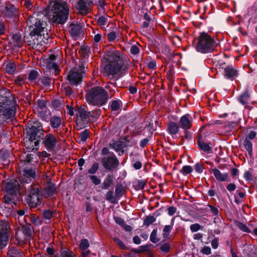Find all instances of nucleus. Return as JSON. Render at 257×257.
<instances>
[{
    "label": "nucleus",
    "instance_id": "09e8293b",
    "mask_svg": "<svg viewBox=\"0 0 257 257\" xmlns=\"http://www.w3.org/2000/svg\"><path fill=\"white\" fill-rule=\"evenodd\" d=\"M194 169L198 173H201L204 169V165L202 163L198 162L194 165Z\"/></svg>",
    "mask_w": 257,
    "mask_h": 257
},
{
    "label": "nucleus",
    "instance_id": "79ce46f5",
    "mask_svg": "<svg viewBox=\"0 0 257 257\" xmlns=\"http://www.w3.org/2000/svg\"><path fill=\"white\" fill-rule=\"evenodd\" d=\"M113 240L121 249L124 250H128L129 249V247L119 238L114 237Z\"/></svg>",
    "mask_w": 257,
    "mask_h": 257
},
{
    "label": "nucleus",
    "instance_id": "6ab92c4d",
    "mask_svg": "<svg viewBox=\"0 0 257 257\" xmlns=\"http://www.w3.org/2000/svg\"><path fill=\"white\" fill-rule=\"evenodd\" d=\"M215 179L219 182H226L228 181L229 175L227 172L222 173L217 168H213L211 171Z\"/></svg>",
    "mask_w": 257,
    "mask_h": 257
},
{
    "label": "nucleus",
    "instance_id": "052dcab7",
    "mask_svg": "<svg viewBox=\"0 0 257 257\" xmlns=\"http://www.w3.org/2000/svg\"><path fill=\"white\" fill-rule=\"evenodd\" d=\"M105 198L106 200L113 202V200L114 199L113 191L112 190L108 191L105 195Z\"/></svg>",
    "mask_w": 257,
    "mask_h": 257
},
{
    "label": "nucleus",
    "instance_id": "7c9ffc66",
    "mask_svg": "<svg viewBox=\"0 0 257 257\" xmlns=\"http://www.w3.org/2000/svg\"><path fill=\"white\" fill-rule=\"evenodd\" d=\"M22 231L25 236V239H30L33 232V227L30 225H24L22 227Z\"/></svg>",
    "mask_w": 257,
    "mask_h": 257
},
{
    "label": "nucleus",
    "instance_id": "69168bd1",
    "mask_svg": "<svg viewBox=\"0 0 257 257\" xmlns=\"http://www.w3.org/2000/svg\"><path fill=\"white\" fill-rule=\"evenodd\" d=\"M7 27L5 23L3 21H0V35H4L6 31Z\"/></svg>",
    "mask_w": 257,
    "mask_h": 257
},
{
    "label": "nucleus",
    "instance_id": "cd10ccee",
    "mask_svg": "<svg viewBox=\"0 0 257 257\" xmlns=\"http://www.w3.org/2000/svg\"><path fill=\"white\" fill-rule=\"evenodd\" d=\"M167 130L169 133L173 137L179 132V126L176 122L170 121L168 124Z\"/></svg>",
    "mask_w": 257,
    "mask_h": 257
},
{
    "label": "nucleus",
    "instance_id": "f03ea898",
    "mask_svg": "<svg viewBox=\"0 0 257 257\" xmlns=\"http://www.w3.org/2000/svg\"><path fill=\"white\" fill-rule=\"evenodd\" d=\"M20 185L14 179L3 183L6 193L1 204V209L5 215L8 216L13 213L14 207L17 204L19 198L18 190Z\"/></svg>",
    "mask_w": 257,
    "mask_h": 257
},
{
    "label": "nucleus",
    "instance_id": "864d4df0",
    "mask_svg": "<svg viewBox=\"0 0 257 257\" xmlns=\"http://www.w3.org/2000/svg\"><path fill=\"white\" fill-rule=\"evenodd\" d=\"M53 214V212L50 210H44L43 212V218L47 220H49L51 218Z\"/></svg>",
    "mask_w": 257,
    "mask_h": 257
},
{
    "label": "nucleus",
    "instance_id": "2eb2a0df",
    "mask_svg": "<svg viewBox=\"0 0 257 257\" xmlns=\"http://www.w3.org/2000/svg\"><path fill=\"white\" fill-rule=\"evenodd\" d=\"M43 143L48 151H52L56 147L57 141L56 137L52 134L48 133L45 137H42Z\"/></svg>",
    "mask_w": 257,
    "mask_h": 257
},
{
    "label": "nucleus",
    "instance_id": "4c0bfd02",
    "mask_svg": "<svg viewBox=\"0 0 257 257\" xmlns=\"http://www.w3.org/2000/svg\"><path fill=\"white\" fill-rule=\"evenodd\" d=\"M16 69V65L14 62H10L6 66L5 70L7 73L12 74L14 73Z\"/></svg>",
    "mask_w": 257,
    "mask_h": 257
},
{
    "label": "nucleus",
    "instance_id": "20e7f679",
    "mask_svg": "<svg viewBox=\"0 0 257 257\" xmlns=\"http://www.w3.org/2000/svg\"><path fill=\"white\" fill-rule=\"evenodd\" d=\"M110 84L112 85V83H108L104 87L95 86L89 89L86 94L87 102L98 106L105 104L115 93V91L111 88Z\"/></svg>",
    "mask_w": 257,
    "mask_h": 257
},
{
    "label": "nucleus",
    "instance_id": "6e6d98bb",
    "mask_svg": "<svg viewBox=\"0 0 257 257\" xmlns=\"http://www.w3.org/2000/svg\"><path fill=\"white\" fill-rule=\"evenodd\" d=\"M120 107V102L118 100H113L111 102L110 108L112 110L116 111L119 109Z\"/></svg>",
    "mask_w": 257,
    "mask_h": 257
},
{
    "label": "nucleus",
    "instance_id": "c85d7f7f",
    "mask_svg": "<svg viewBox=\"0 0 257 257\" xmlns=\"http://www.w3.org/2000/svg\"><path fill=\"white\" fill-rule=\"evenodd\" d=\"M35 113L37 114L38 116L41 118L42 120L46 121H48L49 116L50 114V111L46 108L45 109H42L41 110H37Z\"/></svg>",
    "mask_w": 257,
    "mask_h": 257
},
{
    "label": "nucleus",
    "instance_id": "8fccbe9b",
    "mask_svg": "<svg viewBox=\"0 0 257 257\" xmlns=\"http://www.w3.org/2000/svg\"><path fill=\"white\" fill-rule=\"evenodd\" d=\"M89 246V243L87 239H82L79 244V247L81 250H85Z\"/></svg>",
    "mask_w": 257,
    "mask_h": 257
},
{
    "label": "nucleus",
    "instance_id": "338daca9",
    "mask_svg": "<svg viewBox=\"0 0 257 257\" xmlns=\"http://www.w3.org/2000/svg\"><path fill=\"white\" fill-rule=\"evenodd\" d=\"M168 214L169 216H173L177 211V208L174 206H170L167 208Z\"/></svg>",
    "mask_w": 257,
    "mask_h": 257
},
{
    "label": "nucleus",
    "instance_id": "dca6fc26",
    "mask_svg": "<svg viewBox=\"0 0 257 257\" xmlns=\"http://www.w3.org/2000/svg\"><path fill=\"white\" fill-rule=\"evenodd\" d=\"M193 119L189 114H186L181 117L179 120V126L184 130H189L192 125Z\"/></svg>",
    "mask_w": 257,
    "mask_h": 257
},
{
    "label": "nucleus",
    "instance_id": "3c124183",
    "mask_svg": "<svg viewBox=\"0 0 257 257\" xmlns=\"http://www.w3.org/2000/svg\"><path fill=\"white\" fill-rule=\"evenodd\" d=\"M157 229H154L151 232L150 235V240L153 243H157L159 241V238L157 237Z\"/></svg>",
    "mask_w": 257,
    "mask_h": 257
},
{
    "label": "nucleus",
    "instance_id": "f3484780",
    "mask_svg": "<svg viewBox=\"0 0 257 257\" xmlns=\"http://www.w3.org/2000/svg\"><path fill=\"white\" fill-rule=\"evenodd\" d=\"M10 224L6 221H0V242L6 241L8 239Z\"/></svg>",
    "mask_w": 257,
    "mask_h": 257
},
{
    "label": "nucleus",
    "instance_id": "e2e57ef3",
    "mask_svg": "<svg viewBox=\"0 0 257 257\" xmlns=\"http://www.w3.org/2000/svg\"><path fill=\"white\" fill-rule=\"evenodd\" d=\"M114 220L115 222L121 227L125 223L124 220L120 217L114 216Z\"/></svg>",
    "mask_w": 257,
    "mask_h": 257
},
{
    "label": "nucleus",
    "instance_id": "603ef678",
    "mask_svg": "<svg viewBox=\"0 0 257 257\" xmlns=\"http://www.w3.org/2000/svg\"><path fill=\"white\" fill-rule=\"evenodd\" d=\"M192 168L191 166L186 165L183 167L180 173L184 175H188L192 172Z\"/></svg>",
    "mask_w": 257,
    "mask_h": 257
},
{
    "label": "nucleus",
    "instance_id": "2f4dec72",
    "mask_svg": "<svg viewBox=\"0 0 257 257\" xmlns=\"http://www.w3.org/2000/svg\"><path fill=\"white\" fill-rule=\"evenodd\" d=\"M198 145L200 149L205 152L209 153L212 151V147L209 144L199 140L197 142Z\"/></svg>",
    "mask_w": 257,
    "mask_h": 257
},
{
    "label": "nucleus",
    "instance_id": "393cba45",
    "mask_svg": "<svg viewBox=\"0 0 257 257\" xmlns=\"http://www.w3.org/2000/svg\"><path fill=\"white\" fill-rule=\"evenodd\" d=\"M50 124L51 127L56 131L62 124V119L58 116H53L50 119Z\"/></svg>",
    "mask_w": 257,
    "mask_h": 257
},
{
    "label": "nucleus",
    "instance_id": "39448f33",
    "mask_svg": "<svg viewBox=\"0 0 257 257\" xmlns=\"http://www.w3.org/2000/svg\"><path fill=\"white\" fill-rule=\"evenodd\" d=\"M36 159V155L34 154L24 153L20 156L19 166L20 170L23 172L22 183H30L36 178V167L34 165Z\"/></svg>",
    "mask_w": 257,
    "mask_h": 257
},
{
    "label": "nucleus",
    "instance_id": "4d7b16f0",
    "mask_svg": "<svg viewBox=\"0 0 257 257\" xmlns=\"http://www.w3.org/2000/svg\"><path fill=\"white\" fill-rule=\"evenodd\" d=\"M203 226H201L198 223L191 224L190 226V229L192 232H197V231L202 229Z\"/></svg>",
    "mask_w": 257,
    "mask_h": 257
},
{
    "label": "nucleus",
    "instance_id": "aec40b11",
    "mask_svg": "<svg viewBox=\"0 0 257 257\" xmlns=\"http://www.w3.org/2000/svg\"><path fill=\"white\" fill-rule=\"evenodd\" d=\"M224 76L231 80H234L238 75L237 71L232 66H228L224 68Z\"/></svg>",
    "mask_w": 257,
    "mask_h": 257
},
{
    "label": "nucleus",
    "instance_id": "a211bd4d",
    "mask_svg": "<svg viewBox=\"0 0 257 257\" xmlns=\"http://www.w3.org/2000/svg\"><path fill=\"white\" fill-rule=\"evenodd\" d=\"M91 4V0H79L77 9L79 13L82 15H86Z\"/></svg>",
    "mask_w": 257,
    "mask_h": 257
},
{
    "label": "nucleus",
    "instance_id": "4468645a",
    "mask_svg": "<svg viewBox=\"0 0 257 257\" xmlns=\"http://www.w3.org/2000/svg\"><path fill=\"white\" fill-rule=\"evenodd\" d=\"M101 163L104 169L108 171L114 170L119 165V162L113 153L102 158Z\"/></svg>",
    "mask_w": 257,
    "mask_h": 257
},
{
    "label": "nucleus",
    "instance_id": "bb28decb",
    "mask_svg": "<svg viewBox=\"0 0 257 257\" xmlns=\"http://www.w3.org/2000/svg\"><path fill=\"white\" fill-rule=\"evenodd\" d=\"M9 257H23V251L17 247H11L8 252Z\"/></svg>",
    "mask_w": 257,
    "mask_h": 257
},
{
    "label": "nucleus",
    "instance_id": "f257e3e1",
    "mask_svg": "<svg viewBox=\"0 0 257 257\" xmlns=\"http://www.w3.org/2000/svg\"><path fill=\"white\" fill-rule=\"evenodd\" d=\"M45 17V15L41 12H35L29 17L27 21L31 30L29 40L27 42L33 48H38L43 45V36L46 32L45 23L43 21Z\"/></svg>",
    "mask_w": 257,
    "mask_h": 257
},
{
    "label": "nucleus",
    "instance_id": "680f3d73",
    "mask_svg": "<svg viewBox=\"0 0 257 257\" xmlns=\"http://www.w3.org/2000/svg\"><path fill=\"white\" fill-rule=\"evenodd\" d=\"M115 194L117 196L122 195L123 192V187L122 185H117L115 187Z\"/></svg>",
    "mask_w": 257,
    "mask_h": 257
},
{
    "label": "nucleus",
    "instance_id": "c756f323",
    "mask_svg": "<svg viewBox=\"0 0 257 257\" xmlns=\"http://www.w3.org/2000/svg\"><path fill=\"white\" fill-rule=\"evenodd\" d=\"M13 46L15 47H21L23 44L22 36L20 33H16L12 37Z\"/></svg>",
    "mask_w": 257,
    "mask_h": 257
},
{
    "label": "nucleus",
    "instance_id": "c03bdc74",
    "mask_svg": "<svg viewBox=\"0 0 257 257\" xmlns=\"http://www.w3.org/2000/svg\"><path fill=\"white\" fill-rule=\"evenodd\" d=\"M52 257H56L55 256H53ZM60 257H76V256L74 254V253L69 249L66 248L64 249L62 252L61 254Z\"/></svg>",
    "mask_w": 257,
    "mask_h": 257
},
{
    "label": "nucleus",
    "instance_id": "72a5a7b5",
    "mask_svg": "<svg viewBox=\"0 0 257 257\" xmlns=\"http://www.w3.org/2000/svg\"><path fill=\"white\" fill-rule=\"evenodd\" d=\"M243 146L250 156L252 155V143L247 139L245 138L243 141Z\"/></svg>",
    "mask_w": 257,
    "mask_h": 257
},
{
    "label": "nucleus",
    "instance_id": "6e6552de",
    "mask_svg": "<svg viewBox=\"0 0 257 257\" xmlns=\"http://www.w3.org/2000/svg\"><path fill=\"white\" fill-rule=\"evenodd\" d=\"M29 126L26 129V143H32L37 146L39 140L44 137L42 124L37 120L30 121Z\"/></svg>",
    "mask_w": 257,
    "mask_h": 257
},
{
    "label": "nucleus",
    "instance_id": "0eeeda50",
    "mask_svg": "<svg viewBox=\"0 0 257 257\" xmlns=\"http://www.w3.org/2000/svg\"><path fill=\"white\" fill-rule=\"evenodd\" d=\"M109 64L104 67L105 71L108 74L117 75L119 77L122 76L127 72L128 67L126 61L121 58L116 52H112L109 56Z\"/></svg>",
    "mask_w": 257,
    "mask_h": 257
},
{
    "label": "nucleus",
    "instance_id": "473e14b6",
    "mask_svg": "<svg viewBox=\"0 0 257 257\" xmlns=\"http://www.w3.org/2000/svg\"><path fill=\"white\" fill-rule=\"evenodd\" d=\"M108 16L107 15L101 16L98 17L97 22L101 28H104L108 23Z\"/></svg>",
    "mask_w": 257,
    "mask_h": 257
},
{
    "label": "nucleus",
    "instance_id": "0e129e2a",
    "mask_svg": "<svg viewBox=\"0 0 257 257\" xmlns=\"http://www.w3.org/2000/svg\"><path fill=\"white\" fill-rule=\"evenodd\" d=\"M107 36L109 42L113 41L116 38V33L113 31L108 33Z\"/></svg>",
    "mask_w": 257,
    "mask_h": 257
},
{
    "label": "nucleus",
    "instance_id": "49530a36",
    "mask_svg": "<svg viewBox=\"0 0 257 257\" xmlns=\"http://www.w3.org/2000/svg\"><path fill=\"white\" fill-rule=\"evenodd\" d=\"M172 228V226H170L169 225L165 226L163 230V236L164 238H167L169 237L170 231H171Z\"/></svg>",
    "mask_w": 257,
    "mask_h": 257
},
{
    "label": "nucleus",
    "instance_id": "f8f14e48",
    "mask_svg": "<svg viewBox=\"0 0 257 257\" xmlns=\"http://www.w3.org/2000/svg\"><path fill=\"white\" fill-rule=\"evenodd\" d=\"M99 111H97L95 114L93 111H88V109L85 106H81L78 107L77 111L76 123L77 125L81 126H85L89 120V116H91L94 117L96 115L98 114Z\"/></svg>",
    "mask_w": 257,
    "mask_h": 257
},
{
    "label": "nucleus",
    "instance_id": "5fc2aeb1",
    "mask_svg": "<svg viewBox=\"0 0 257 257\" xmlns=\"http://www.w3.org/2000/svg\"><path fill=\"white\" fill-rule=\"evenodd\" d=\"M98 169L99 164L96 162H94L92 164L91 167L88 170V173L90 174L94 175L96 173Z\"/></svg>",
    "mask_w": 257,
    "mask_h": 257
},
{
    "label": "nucleus",
    "instance_id": "de8ad7c7",
    "mask_svg": "<svg viewBox=\"0 0 257 257\" xmlns=\"http://www.w3.org/2000/svg\"><path fill=\"white\" fill-rule=\"evenodd\" d=\"M236 226H237V227L239 229H240L241 230H242V231L245 232L247 233L250 232V230L248 228V227L245 224H243V223L239 222V221H237L236 222Z\"/></svg>",
    "mask_w": 257,
    "mask_h": 257
},
{
    "label": "nucleus",
    "instance_id": "9d476101",
    "mask_svg": "<svg viewBox=\"0 0 257 257\" xmlns=\"http://www.w3.org/2000/svg\"><path fill=\"white\" fill-rule=\"evenodd\" d=\"M87 69L86 64L83 62H79L76 64L74 69H72L68 75L67 80L69 83L73 85H79Z\"/></svg>",
    "mask_w": 257,
    "mask_h": 257
},
{
    "label": "nucleus",
    "instance_id": "774afa93",
    "mask_svg": "<svg viewBox=\"0 0 257 257\" xmlns=\"http://www.w3.org/2000/svg\"><path fill=\"white\" fill-rule=\"evenodd\" d=\"M27 9H31L32 8V4L29 0H25L22 3Z\"/></svg>",
    "mask_w": 257,
    "mask_h": 257
},
{
    "label": "nucleus",
    "instance_id": "4be33fe9",
    "mask_svg": "<svg viewBox=\"0 0 257 257\" xmlns=\"http://www.w3.org/2000/svg\"><path fill=\"white\" fill-rule=\"evenodd\" d=\"M114 177L111 174H107L104 179L101 187L102 189L106 190L112 186L113 184Z\"/></svg>",
    "mask_w": 257,
    "mask_h": 257
},
{
    "label": "nucleus",
    "instance_id": "7ed1b4c3",
    "mask_svg": "<svg viewBox=\"0 0 257 257\" xmlns=\"http://www.w3.org/2000/svg\"><path fill=\"white\" fill-rule=\"evenodd\" d=\"M16 100L8 89H0V124L13 117L16 112Z\"/></svg>",
    "mask_w": 257,
    "mask_h": 257
},
{
    "label": "nucleus",
    "instance_id": "9b49d317",
    "mask_svg": "<svg viewBox=\"0 0 257 257\" xmlns=\"http://www.w3.org/2000/svg\"><path fill=\"white\" fill-rule=\"evenodd\" d=\"M28 195L27 200L32 207H36L41 203L42 196L40 193V187L39 185L33 184L27 188Z\"/></svg>",
    "mask_w": 257,
    "mask_h": 257
},
{
    "label": "nucleus",
    "instance_id": "f704fd0d",
    "mask_svg": "<svg viewBox=\"0 0 257 257\" xmlns=\"http://www.w3.org/2000/svg\"><path fill=\"white\" fill-rule=\"evenodd\" d=\"M207 206L210 208L212 215L215 216L214 222H215L216 219H220V216L219 214V210L218 208L210 204L207 205Z\"/></svg>",
    "mask_w": 257,
    "mask_h": 257
},
{
    "label": "nucleus",
    "instance_id": "bf43d9fd",
    "mask_svg": "<svg viewBox=\"0 0 257 257\" xmlns=\"http://www.w3.org/2000/svg\"><path fill=\"white\" fill-rule=\"evenodd\" d=\"M89 179L95 185H98L101 183V180L95 175H90Z\"/></svg>",
    "mask_w": 257,
    "mask_h": 257
},
{
    "label": "nucleus",
    "instance_id": "13d9d810",
    "mask_svg": "<svg viewBox=\"0 0 257 257\" xmlns=\"http://www.w3.org/2000/svg\"><path fill=\"white\" fill-rule=\"evenodd\" d=\"M130 51L132 55H136L139 53L140 49L138 46L134 45L131 46Z\"/></svg>",
    "mask_w": 257,
    "mask_h": 257
},
{
    "label": "nucleus",
    "instance_id": "a18cd8bd",
    "mask_svg": "<svg viewBox=\"0 0 257 257\" xmlns=\"http://www.w3.org/2000/svg\"><path fill=\"white\" fill-rule=\"evenodd\" d=\"M156 220V218L152 215H149L144 220V225L145 226H149Z\"/></svg>",
    "mask_w": 257,
    "mask_h": 257
},
{
    "label": "nucleus",
    "instance_id": "a878e982",
    "mask_svg": "<svg viewBox=\"0 0 257 257\" xmlns=\"http://www.w3.org/2000/svg\"><path fill=\"white\" fill-rule=\"evenodd\" d=\"M0 162L3 165H8L10 163L9 151L6 150H0Z\"/></svg>",
    "mask_w": 257,
    "mask_h": 257
},
{
    "label": "nucleus",
    "instance_id": "a19ab883",
    "mask_svg": "<svg viewBox=\"0 0 257 257\" xmlns=\"http://www.w3.org/2000/svg\"><path fill=\"white\" fill-rule=\"evenodd\" d=\"M43 108L44 109L47 108L45 100L43 99H38L37 101V103L36 104L35 111H36L37 110H41L43 109Z\"/></svg>",
    "mask_w": 257,
    "mask_h": 257
},
{
    "label": "nucleus",
    "instance_id": "c9c22d12",
    "mask_svg": "<svg viewBox=\"0 0 257 257\" xmlns=\"http://www.w3.org/2000/svg\"><path fill=\"white\" fill-rule=\"evenodd\" d=\"M38 83L44 87H48L50 86L51 80L49 78L44 76L39 79Z\"/></svg>",
    "mask_w": 257,
    "mask_h": 257
},
{
    "label": "nucleus",
    "instance_id": "e433bc0d",
    "mask_svg": "<svg viewBox=\"0 0 257 257\" xmlns=\"http://www.w3.org/2000/svg\"><path fill=\"white\" fill-rule=\"evenodd\" d=\"M249 98V95L247 91H245L239 96L238 98V100L240 103L245 105L248 103Z\"/></svg>",
    "mask_w": 257,
    "mask_h": 257
},
{
    "label": "nucleus",
    "instance_id": "b1692460",
    "mask_svg": "<svg viewBox=\"0 0 257 257\" xmlns=\"http://www.w3.org/2000/svg\"><path fill=\"white\" fill-rule=\"evenodd\" d=\"M56 56L54 54L51 55L49 58L46 59V63L47 68L50 70L56 71L57 69V65L55 62Z\"/></svg>",
    "mask_w": 257,
    "mask_h": 257
},
{
    "label": "nucleus",
    "instance_id": "412c9836",
    "mask_svg": "<svg viewBox=\"0 0 257 257\" xmlns=\"http://www.w3.org/2000/svg\"><path fill=\"white\" fill-rule=\"evenodd\" d=\"M81 25L80 24L72 23L69 26V32L73 38H76L80 35Z\"/></svg>",
    "mask_w": 257,
    "mask_h": 257
},
{
    "label": "nucleus",
    "instance_id": "1a4fd4ad",
    "mask_svg": "<svg viewBox=\"0 0 257 257\" xmlns=\"http://www.w3.org/2000/svg\"><path fill=\"white\" fill-rule=\"evenodd\" d=\"M217 43L208 34L205 32L200 33L196 46L197 52L205 54L210 53L217 46Z\"/></svg>",
    "mask_w": 257,
    "mask_h": 257
},
{
    "label": "nucleus",
    "instance_id": "5701e85b",
    "mask_svg": "<svg viewBox=\"0 0 257 257\" xmlns=\"http://www.w3.org/2000/svg\"><path fill=\"white\" fill-rule=\"evenodd\" d=\"M56 188L55 184L51 183H48L43 191L44 196L48 197L53 195L55 193Z\"/></svg>",
    "mask_w": 257,
    "mask_h": 257
},
{
    "label": "nucleus",
    "instance_id": "423d86ee",
    "mask_svg": "<svg viewBox=\"0 0 257 257\" xmlns=\"http://www.w3.org/2000/svg\"><path fill=\"white\" fill-rule=\"evenodd\" d=\"M70 7L64 1H57L52 6H49L46 14L49 20L53 23L64 24L69 16Z\"/></svg>",
    "mask_w": 257,
    "mask_h": 257
},
{
    "label": "nucleus",
    "instance_id": "ea45409f",
    "mask_svg": "<svg viewBox=\"0 0 257 257\" xmlns=\"http://www.w3.org/2000/svg\"><path fill=\"white\" fill-rule=\"evenodd\" d=\"M39 75V72L37 70H31L28 76V79L31 82H34Z\"/></svg>",
    "mask_w": 257,
    "mask_h": 257
},
{
    "label": "nucleus",
    "instance_id": "ddd939ff",
    "mask_svg": "<svg viewBox=\"0 0 257 257\" xmlns=\"http://www.w3.org/2000/svg\"><path fill=\"white\" fill-rule=\"evenodd\" d=\"M2 14L4 18L6 19L15 20L19 14V8L8 1L2 6Z\"/></svg>",
    "mask_w": 257,
    "mask_h": 257
},
{
    "label": "nucleus",
    "instance_id": "37998d69",
    "mask_svg": "<svg viewBox=\"0 0 257 257\" xmlns=\"http://www.w3.org/2000/svg\"><path fill=\"white\" fill-rule=\"evenodd\" d=\"M88 136L89 131L88 130H85L81 132L79 137V142L82 143L85 142L88 139Z\"/></svg>",
    "mask_w": 257,
    "mask_h": 257
},
{
    "label": "nucleus",
    "instance_id": "58836bf2",
    "mask_svg": "<svg viewBox=\"0 0 257 257\" xmlns=\"http://www.w3.org/2000/svg\"><path fill=\"white\" fill-rule=\"evenodd\" d=\"M113 149L117 152L118 153L119 155H122L123 154L122 144L120 142H115L112 145Z\"/></svg>",
    "mask_w": 257,
    "mask_h": 257
}]
</instances>
